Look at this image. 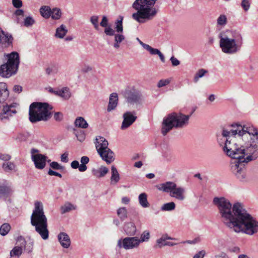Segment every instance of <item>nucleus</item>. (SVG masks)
I'll use <instances>...</instances> for the list:
<instances>
[{
    "label": "nucleus",
    "mask_w": 258,
    "mask_h": 258,
    "mask_svg": "<svg viewBox=\"0 0 258 258\" xmlns=\"http://www.w3.org/2000/svg\"><path fill=\"white\" fill-rule=\"evenodd\" d=\"M221 140L225 154L235 159L231 170L241 182L248 181L244 164L258 157V129L239 123H233L223 128Z\"/></svg>",
    "instance_id": "nucleus-1"
},
{
    "label": "nucleus",
    "mask_w": 258,
    "mask_h": 258,
    "mask_svg": "<svg viewBox=\"0 0 258 258\" xmlns=\"http://www.w3.org/2000/svg\"><path fill=\"white\" fill-rule=\"evenodd\" d=\"M213 203L218 209L221 221L231 230L250 236L258 233V221L243 204L236 202L232 205L223 197H215Z\"/></svg>",
    "instance_id": "nucleus-2"
},
{
    "label": "nucleus",
    "mask_w": 258,
    "mask_h": 258,
    "mask_svg": "<svg viewBox=\"0 0 258 258\" xmlns=\"http://www.w3.org/2000/svg\"><path fill=\"white\" fill-rule=\"evenodd\" d=\"M219 47L226 54L232 55L239 52L243 43L241 33L236 30H226L218 34Z\"/></svg>",
    "instance_id": "nucleus-3"
},
{
    "label": "nucleus",
    "mask_w": 258,
    "mask_h": 258,
    "mask_svg": "<svg viewBox=\"0 0 258 258\" xmlns=\"http://www.w3.org/2000/svg\"><path fill=\"white\" fill-rule=\"evenodd\" d=\"M158 0H136L132 7L136 12L132 14L133 19L140 24L153 20L157 15L158 10L154 7Z\"/></svg>",
    "instance_id": "nucleus-4"
},
{
    "label": "nucleus",
    "mask_w": 258,
    "mask_h": 258,
    "mask_svg": "<svg viewBox=\"0 0 258 258\" xmlns=\"http://www.w3.org/2000/svg\"><path fill=\"white\" fill-rule=\"evenodd\" d=\"M31 224L35 227V231L44 240L49 238L47 219L44 214L43 206L41 202L37 201L30 218Z\"/></svg>",
    "instance_id": "nucleus-5"
},
{
    "label": "nucleus",
    "mask_w": 258,
    "mask_h": 258,
    "mask_svg": "<svg viewBox=\"0 0 258 258\" xmlns=\"http://www.w3.org/2000/svg\"><path fill=\"white\" fill-rule=\"evenodd\" d=\"M190 115L180 113H171L165 116L162 124L161 133L165 136L173 128H182L188 123Z\"/></svg>",
    "instance_id": "nucleus-6"
},
{
    "label": "nucleus",
    "mask_w": 258,
    "mask_h": 258,
    "mask_svg": "<svg viewBox=\"0 0 258 258\" xmlns=\"http://www.w3.org/2000/svg\"><path fill=\"white\" fill-rule=\"evenodd\" d=\"M52 107L47 103L33 102L29 106V120L32 123L47 121L51 116Z\"/></svg>",
    "instance_id": "nucleus-7"
},
{
    "label": "nucleus",
    "mask_w": 258,
    "mask_h": 258,
    "mask_svg": "<svg viewBox=\"0 0 258 258\" xmlns=\"http://www.w3.org/2000/svg\"><path fill=\"white\" fill-rule=\"evenodd\" d=\"M6 62L0 66V76L9 78L16 75L20 64V56L18 52L13 51L10 53H5Z\"/></svg>",
    "instance_id": "nucleus-8"
},
{
    "label": "nucleus",
    "mask_w": 258,
    "mask_h": 258,
    "mask_svg": "<svg viewBox=\"0 0 258 258\" xmlns=\"http://www.w3.org/2000/svg\"><path fill=\"white\" fill-rule=\"evenodd\" d=\"M94 143L97 153L106 163L110 164L114 160V154L108 147V142L104 137H97Z\"/></svg>",
    "instance_id": "nucleus-9"
},
{
    "label": "nucleus",
    "mask_w": 258,
    "mask_h": 258,
    "mask_svg": "<svg viewBox=\"0 0 258 258\" xmlns=\"http://www.w3.org/2000/svg\"><path fill=\"white\" fill-rule=\"evenodd\" d=\"M137 236H128L120 238L117 240L116 246L119 249L125 250L138 248L140 244Z\"/></svg>",
    "instance_id": "nucleus-10"
},
{
    "label": "nucleus",
    "mask_w": 258,
    "mask_h": 258,
    "mask_svg": "<svg viewBox=\"0 0 258 258\" xmlns=\"http://www.w3.org/2000/svg\"><path fill=\"white\" fill-rule=\"evenodd\" d=\"M31 159L37 169H43L46 166L47 157L39 153V150L33 148L31 150Z\"/></svg>",
    "instance_id": "nucleus-11"
},
{
    "label": "nucleus",
    "mask_w": 258,
    "mask_h": 258,
    "mask_svg": "<svg viewBox=\"0 0 258 258\" xmlns=\"http://www.w3.org/2000/svg\"><path fill=\"white\" fill-rule=\"evenodd\" d=\"M18 106V104L16 103L3 106L0 112V119L1 120L8 119L9 117L15 114L17 112L16 108Z\"/></svg>",
    "instance_id": "nucleus-12"
},
{
    "label": "nucleus",
    "mask_w": 258,
    "mask_h": 258,
    "mask_svg": "<svg viewBox=\"0 0 258 258\" xmlns=\"http://www.w3.org/2000/svg\"><path fill=\"white\" fill-rule=\"evenodd\" d=\"M18 106V104L16 103L3 106L0 112V119L1 120L8 119L9 117L15 114L17 112L16 108Z\"/></svg>",
    "instance_id": "nucleus-13"
},
{
    "label": "nucleus",
    "mask_w": 258,
    "mask_h": 258,
    "mask_svg": "<svg viewBox=\"0 0 258 258\" xmlns=\"http://www.w3.org/2000/svg\"><path fill=\"white\" fill-rule=\"evenodd\" d=\"M104 33L107 36H113L114 41L113 47L116 49L120 47V44L125 39V36L123 33H115L114 30L111 27H108L104 29Z\"/></svg>",
    "instance_id": "nucleus-14"
},
{
    "label": "nucleus",
    "mask_w": 258,
    "mask_h": 258,
    "mask_svg": "<svg viewBox=\"0 0 258 258\" xmlns=\"http://www.w3.org/2000/svg\"><path fill=\"white\" fill-rule=\"evenodd\" d=\"M123 121L121 125V130H125L130 126L137 119L135 112L126 111L122 115Z\"/></svg>",
    "instance_id": "nucleus-15"
},
{
    "label": "nucleus",
    "mask_w": 258,
    "mask_h": 258,
    "mask_svg": "<svg viewBox=\"0 0 258 258\" xmlns=\"http://www.w3.org/2000/svg\"><path fill=\"white\" fill-rule=\"evenodd\" d=\"M126 101L131 104L140 103L141 95L138 91L136 90L126 91L125 93Z\"/></svg>",
    "instance_id": "nucleus-16"
},
{
    "label": "nucleus",
    "mask_w": 258,
    "mask_h": 258,
    "mask_svg": "<svg viewBox=\"0 0 258 258\" xmlns=\"http://www.w3.org/2000/svg\"><path fill=\"white\" fill-rule=\"evenodd\" d=\"M13 37L8 32H5L0 28V45L3 48H8L12 45Z\"/></svg>",
    "instance_id": "nucleus-17"
},
{
    "label": "nucleus",
    "mask_w": 258,
    "mask_h": 258,
    "mask_svg": "<svg viewBox=\"0 0 258 258\" xmlns=\"http://www.w3.org/2000/svg\"><path fill=\"white\" fill-rule=\"evenodd\" d=\"M185 189L184 187L177 186V185H176L175 187L174 188L170 196L179 201H182L185 199Z\"/></svg>",
    "instance_id": "nucleus-18"
},
{
    "label": "nucleus",
    "mask_w": 258,
    "mask_h": 258,
    "mask_svg": "<svg viewBox=\"0 0 258 258\" xmlns=\"http://www.w3.org/2000/svg\"><path fill=\"white\" fill-rule=\"evenodd\" d=\"M176 184L172 181H167L164 183L158 184L156 187L160 191L165 192L169 193V195L172 193L174 188L175 187Z\"/></svg>",
    "instance_id": "nucleus-19"
},
{
    "label": "nucleus",
    "mask_w": 258,
    "mask_h": 258,
    "mask_svg": "<svg viewBox=\"0 0 258 258\" xmlns=\"http://www.w3.org/2000/svg\"><path fill=\"white\" fill-rule=\"evenodd\" d=\"M18 241L21 242V245L15 246L12 249V250H11V251H10V255L11 257H19L22 253L23 245L26 243V241L22 237H20L18 238Z\"/></svg>",
    "instance_id": "nucleus-20"
},
{
    "label": "nucleus",
    "mask_w": 258,
    "mask_h": 258,
    "mask_svg": "<svg viewBox=\"0 0 258 258\" xmlns=\"http://www.w3.org/2000/svg\"><path fill=\"white\" fill-rule=\"evenodd\" d=\"M118 95L116 93H112L110 95L109 103L107 106V111L110 112L114 110L118 104Z\"/></svg>",
    "instance_id": "nucleus-21"
},
{
    "label": "nucleus",
    "mask_w": 258,
    "mask_h": 258,
    "mask_svg": "<svg viewBox=\"0 0 258 258\" xmlns=\"http://www.w3.org/2000/svg\"><path fill=\"white\" fill-rule=\"evenodd\" d=\"M58 239L62 247L68 248L71 245V240L69 235L64 232L58 235Z\"/></svg>",
    "instance_id": "nucleus-22"
},
{
    "label": "nucleus",
    "mask_w": 258,
    "mask_h": 258,
    "mask_svg": "<svg viewBox=\"0 0 258 258\" xmlns=\"http://www.w3.org/2000/svg\"><path fill=\"white\" fill-rule=\"evenodd\" d=\"M13 190L12 187L7 185H0V198L7 199L12 195Z\"/></svg>",
    "instance_id": "nucleus-23"
},
{
    "label": "nucleus",
    "mask_w": 258,
    "mask_h": 258,
    "mask_svg": "<svg viewBox=\"0 0 258 258\" xmlns=\"http://www.w3.org/2000/svg\"><path fill=\"white\" fill-rule=\"evenodd\" d=\"M9 95L7 85L5 83L0 82V103L7 100Z\"/></svg>",
    "instance_id": "nucleus-24"
},
{
    "label": "nucleus",
    "mask_w": 258,
    "mask_h": 258,
    "mask_svg": "<svg viewBox=\"0 0 258 258\" xmlns=\"http://www.w3.org/2000/svg\"><path fill=\"white\" fill-rule=\"evenodd\" d=\"M124 230L126 235L134 236L136 233L137 228L134 223L128 222L125 224Z\"/></svg>",
    "instance_id": "nucleus-25"
},
{
    "label": "nucleus",
    "mask_w": 258,
    "mask_h": 258,
    "mask_svg": "<svg viewBox=\"0 0 258 258\" xmlns=\"http://www.w3.org/2000/svg\"><path fill=\"white\" fill-rule=\"evenodd\" d=\"M111 176L110 177V184L115 185L120 179V176L117 169L114 166L111 167Z\"/></svg>",
    "instance_id": "nucleus-26"
},
{
    "label": "nucleus",
    "mask_w": 258,
    "mask_h": 258,
    "mask_svg": "<svg viewBox=\"0 0 258 258\" xmlns=\"http://www.w3.org/2000/svg\"><path fill=\"white\" fill-rule=\"evenodd\" d=\"M67 33L68 29L66 26L63 24H61L59 27L56 28L55 37L57 38L62 39Z\"/></svg>",
    "instance_id": "nucleus-27"
},
{
    "label": "nucleus",
    "mask_w": 258,
    "mask_h": 258,
    "mask_svg": "<svg viewBox=\"0 0 258 258\" xmlns=\"http://www.w3.org/2000/svg\"><path fill=\"white\" fill-rule=\"evenodd\" d=\"M145 49L148 51L152 55H158L161 61L162 62H165V57L160 50L153 48L149 45H148Z\"/></svg>",
    "instance_id": "nucleus-28"
},
{
    "label": "nucleus",
    "mask_w": 258,
    "mask_h": 258,
    "mask_svg": "<svg viewBox=\"0 0 258 258\" xmlns=\"http://www.w3.org/2000/svg\"><path fill=\"white\" fill-rule=\"evenodd\" d=\"M108 172V168L104 166H101L99 169H94L92 170L93 175L98 178L103 177Z\"/></svg>",
    "instance_id": "nucleus-29"
},
{
    "label": "nucleus",
    "mask_w": 258,
    "mask_h": 258,
    "mask_svg": "<svg viewBox=\"0 0 258 258\" xmlns=\"http://www.w3.org/2000/svg\"><path fill=\"white\" fill-rule=\"evenodd\" d=\"M123 17L119 16L117 19L115 20V32L117 33H123Z\"/></svg>",
    "instance_id": "nucleus-30"
},
{
    "label": "nucleus",
    "mask_w": 258,
    "mask_h": 258,
    "mask_svg": "<svg viewBox=\"0 0 258 258\" xmlns=\"http://www.w3.org/2000/svg\"><path fill=\"white\" fill-rule=\"evenodd\" d=\"M51 9L49 6H42L39 10L41 15L45 19H48L51 16Z\"/></svg>",
    "instance_id": "nucleus-31"
},
{
    "label": "nucleus",
    "mask_w": 258,
    "mask_h": 258,
    "mask_svg": "<svg viewBox=\"0 0 258 258\" xmlns=\"http://www.w3.org/2000/svg\"><path fill=\"white\" fill-rule=\"evenodd\" d=\"M172 239L173 238L167 235H163L157 240V246L159 248H161L163 246H166V243L168 242L167 240Z\"/></svg>",
    "instance_id": "nucleus-32"
},
{
    "label": "nucleus",
    "mask_w": 258,
    "mask_h": 258,
    "mask_svg": "<svg viewBox=\"0 0 258 258\" xmlns=\"http://www.w3.org/2000/svg\"><path fill=\"white\" fill-rule=\"evenodd\" d=\"M138 199L139 204L143 208H148L150 206L147 200V195L146 193L143 192L139 195Z\"/></svg>",
    "instance_id": "nucleus-33"
},
{
    "label": "nucleus",
    "mask_w": 258,
    "mask_h": 258,
    "mask_svg": "<svg viewBox=\"0 0 258 258\" xmlns=\"http://www.w3.org/2000/svg\"><path fill=\"white\" fill-rule=\"evenodd\" d=\"M75 126L81 128H87L88 123L83 117H78L75 120Z\"/></svg>",
    "instance_id": "nucleus-34"
},
{
    "label": "nucleus",
    "mask_w": 258,
    "mask_h": 258,
    "mask_svg": "<svg viewBox=\"0 0 258 258\" xmlns=\"http://www.w3.org/2000/svg\"><path fill=\"white\" fill-rule=\"evenodd\" d=\"M227 23V18L226 15L221 14L217 19V27L218 28H222Z\"/></svg>",
    "instance_id": "nucleus-35"
},
{
    "label": "nucleus",
    "mask_w": 258,
    "mask_h": 258,
    "mask_svg": "<svg viewBox=\"0 0 258 258\" xmlns=\"http://www.w3.org/2000/svg\"><path fill=\"white\" fill-rule=\"evenodd\" d=\"M76 207L69 202L66 203L60 207L61 213L62 214L69 212L72 210H75Z\"/></svg>",
    "instance_id": "nucleus-36"
},
{
    "label": "nucleus",
    "mask_w": 258,
    "mask_h": 258,
    "mask_svg": "<svg viewBox=\"0 0 258 258\" xmlns=\"http://www.w3.org/2000/svg\"><path fill=\"white\" fill-rule=\"evenodd\" d=\"M117 215L121 221L127 218V211L125 207L119 208L117 210Z\"/></svg>",
    "instance_id": "nucleus-37"
},
{
    "label": "nucleus",
    "mask_w": 258,
    "mask_h": 258,
    "mask_svg": "<svg viewBox=\"0 0 258 258\" xmlns=\"http://www.w3.org/2000/svg\"><path fill=\"white\" fill-rule=\"evenodd\" d=\"M50 17L53 20H59L62 15L61 11L58 8H54L51 10Z\"/></svg>",
    "instance_id": "nucleus-38"
},
{
    "label": "nucleus",
    "mask_w": 258,
    "mask_h": 258,
    "mask_svg": "<svg viewBox=\"0 0 258 258\" xmlns=\"http://www.w3.org/2000/svg\"><path fill=\"white\" fill-rule=\"evenodd\" d=\"M89 162V158L87 156H83L81 158L80 166L79 168V171L84 172L86 171L87 167L86 164Z\"/></svg>",
    "instance_id": "nucleus-39"
},
{
    "label": "nucleus",
    "mask_w": 258,
    "mask_h": 258,
    "mask_svg": "<svg viewBox=\"0 0 258 258\" xmlns=\"http://www.w3.org/2000/svg\"><path fill=\"white\" fill-rule=\"evenodd\" d=\"M60 97L64 100H68L71 97L70 90L68 87H63L60 89Z\"/></svg>",
    "instance_id": "nucleus-40"
},
{
    "label": "nucleus",
    "mask_w": 258,
    "mask_h": 258,
    "mask_svg": "<svg viewBox=\"0 0 258 258\" xmlns=\"http://www.w3.org/2000/svg\"><path fill=\"white\" fill-rule=\"evenodd\" d=\"M16 168L15 164L12 162H5L2 165V168L5 172H10L15 170Z\"/></svg>",
    "instance_id": "nucleus-41"
},
{
    "label": "nucleus",
    "mask_w": 258,
    "mask_h": 258,
    "mask_svg": "<svg viewBox=\"0 0 258 258\" xmlns=\"http://www.w3.org/2000/svg\"><path fill=\"white\" fill-rule=\"evenodd\" d=\"M150 238V234L148 231H144L141 234V237H138V241L140 245L141 243L148 241Z\"/></svg>",
    "instance_id": "nucleus-42"
},
{
    "label": "nucleus",
    "mask_w": 258,
    "mask_h": 258,
    "mask_svg": "<svg viewBox=\"0 0 258 258\" xmlns=\"http://www.w3.org/2000/svg\"><path fill=\"white\" fill-rule=\"evenodd\" d=\"M175 208V203L171 202L163 204L161 208V210L163 211H170L174 210Z\"/></svg>",
    "instance_id": "nucleus-43"
},
{
    "label": "nucleus",
    "mask_w": 258,
    "mask_h": 258,
    "mask_svg": "<svg viewBox=\"0 0 258 258\" xmlns=\"http://www.w3.org/2000/svg\"><path fill=\"white\" fill-rule=\"evenodd\" d=\"M208 73V71L204 69H200L195 74L194 81L195 83L199 81L200 78H202Z\"/></svg>",
    "instance_id": "nucleus-44"
},
{
    "label": "nucleus",
    "mask_w": 258,
    "mask_h": 258,
    "mask_svg": "<svg viewBox=\"0 0 258 258\" xmlns=\"http://www.w3.org/2000/svg\"><path fill=\"white\" fill-rule=\"evenodd\" d=\"M10 229V225L8 223H4L0 227V234L3 236H5L9 233Z\"/></svg>",
    "instance_id": "nucleus-45"
},
{
    "label": "nucleus",
    "mask_w": 258,
    "mask_h": 258,
    "mask_svg": "<svg viewBox=\"0 0 258 258\" xmlns=\"http://www.w3.org/2000/svg\"><path fill=\"white\" fill-rule=\"evenodd\" d=\"M35 23V20L31 16L26 17L24 20V25L27 27H31Z\"/></svg>",
    "instance_id": "nucleus-46"
},
{
    "label": "nucleus",
    "mask_w": 258,
    "mask_h": 258,
    "mask_svg": "<svg viewBox=\"0 0 258 258\" xmlns=\"http://www.w3.org/2000/svg\"><path fill=\"white\" fill-rule=\"evenodd\" d=\"M98 19L99 17L98 16H92L90 18V22L94 26V28L96 30H98L99 29V25H98Z\"/></svg>",
    "instance_id": "nucleus-47"
},
{
    "label": "nucleus",
    "mask_w": 258,
    "mask_h": 258,
    "mask_svg": "<svg viewBox=\"0 0 258 258\" xmlns=\"http://www.w3.org/2000/svg\"><path fill=\"white\" fill-rule=\"evenodd\" d=\"M250 0H241V7L243 10L247 12L250 7Z\"/></svg>",
    "instance_id": "nucleus-48"
},
{
    "label": "nucleus",
    "mask_w": 258,
    "mask_h": 258,
    "mask_svg": "<svg viewBox=\"0 0 258 258\" xmlns=\"http://www.w3.org/2000/svg\"><path fill=\"white\" fill-rule=\"evenodd\" d=\"M170 82L171 80L170 79L160 80L158 83L157 86L159 88L163 87L168 85Z\"/></svg>",
    "instance_id": "nucleus-49"
},
{
    "label": "nucleus",
    "mask_w": 258,
    "mask_h": 258,
    "mask_svg": "<svg viewBox=\"0 0 258 258\" xmlns=\"http://www.w3.org/2000/svg\"><path fill=\"white\" fill-rule=\"evenodd\" d=\"M57 72V68L55 65L51 66L46 69V73L47 75H50L52 73H56Z\"/></svg>",
    "instance_id": "nucleus-50"
},
{
    "label": "nucleus",
    "mask_w": 258,
    "mask_h": 258,
    "mask_svg": "<svg viewBox=\"0 0 258 258\" xmlns=\"http://www.w3.org/2000/svg\"><path fill=\"white\" fill-rule=\"evenodd\" d=\"M23 245H25V249L28 252H31L33 249L34 242L32 241H30L27 243H25Z\"/></svg>",
    "instance_id": "nucleus-51"
},
{
    "label": "nucleus",
    "mask_w": 258,
    "mask_h": 258,
    "mask_svg": "<svg viewBox=\"0 0 258 258\" xmlns=\"http://www.w3.org/2000/svg\"><path fill=\"white\" fill-rule=\"evenodd\" d=\"M108 20L106 16H103L102 18V20L100 23V25L102 27H104L105 29H106L108 27H111L110 26H108Z\"/></svg>",
    "instance_id": "nucleus-52"
},
{
    "label": "nucleus",
    "mask_w": 258,
    "mask_h": 258,
    "mask_svg": "<svg viewBox=\"0 0 258 258\" xmlns=\"http://www.w3.org/2000/svg\"><path fill=\"white\" fill-rule=\"evenodd\" d=\"M13 6L16 9H20L23 6V2L21 0H12Z\"/></svg>",
    "instance_id": "nucleus-53"
},
{
    "label": "nucleus",
    "mask_w": 258,
    "mask_h": 258,
    "mask_svg": "<svg viewBox=\"0 0 258 258\" xmlns=\"http://www.w3.org/2000/svg\"><path fill=\"white\" fill-rule=\"evenodd\" d=\"M50 167L55 170L62 169L63 166L60 165L57 162L53 161L50 164Z\"/></svg>",
    "instance_id": "nucleus-54"
},
{
    "label": "nucleus",
    "mask_w": 258,
    "mask_h": 258,
    "mask_svg": "<svg viewBox=\"0 0 258 258\" xmlns=\"http://www.w3.org/2000/svg\"><path fill=\"white\" fill-rule=\"evenodd\" d=\"M54 118L56 121H61L63 118V114L61 112H56L54 114Z\"/></svg>",
    "instance_id": "nucleus-55"
},
{
    "label": "nucleus",
    "mask_w": 258,
    "mask_h": 258,
    "mask_svg": "<svg viewBox=\"0 0 258 258\" xmlns=\"http://www.w3.org/2000/svg\"><path fill=\"white\" fill-rule=\"evenodd\" d=\"M11 158V156L9 154L0 153V160L8 161Z\"/></svg>",
    "instance_id": "nucleus-56"
},
{
    "label": "nucleus",
    "mask_w": 258,
    "mask_h": 258,
    "mask_svg": "<svg viewBox=\"0 0 258 258\" xmlns=\"http://www.w3.org/2000/svg\"><path fill=\"white\" fill-rule=\"evenodd\" d=\"M170 60L171 61L172 65L174 67L177 66L180 64V61L173 56L171 57Z\"/></svg>",
    "instance_id": "nucleus-57"
},
{
    "label": "nucleus",
    "mask_w": 258,
    "mask_h": 258,
    "mask_svg": "<svg viewBox=\"0 0 258 258\" xmlns=\"http://www.w3.org/2000/svg\"><path fill=\"white\" fill-rule=\"evenodd\" d=\"M206 254L205 250H201L196 253L193 257V258H204Z\"/></svg>",
    "instance_id": "nucleus-58"
},
{
    "label": "nucleus",
    "mask_w": 258,
    "mask_h": 258,
    "mask_svg": "<svg viewBox=\"0 0 258 258\" xmlns=\"http://www.w3.org/2000/svg\"><path fill=\"white\" fill-rule=\"evenodd\" d=\"M71 166L73 169H77L78 168L79 169L80 165L79 164V163L77 160H74L72 162L71 164Z\"/></svg>",
    "instance_id": "nucleus-59"
},
{
    "label": "nucleus",
    "mask_w": 258,
    "mask_h": 258,
    "mask_svg": "<svg viewBox=\"0 0 258 258\" xmlns=\"http://www.w3.org/2000/svg\"><path fill=\"white\" fill-rule=\"evenodd\" d=\"M48 174L49 175H54V176H58L59 177H62V175H61V174H60L58 172H57L56 171H53L51 169H50L48 170Z\"/></svg>",
    "instance_id": "nucleus-60"
},
{
    "label": "nucleus",
    "mask_w": 258,
    "mask_h": 258,
    "mask_svg": "<svg viewBox=\"0 0 258 258\" xmlns=\"http://www.w3.org/2000/svg\"><path fill=\"white\" fill-rule=\"evenodd\" d=\"M61 161L63 162L67 163L68 162V154L64 153L61 155Z\"/></svg>",
    "instance_id": "nucleus-61"
},
{
    "label": "nucleus",
    "mask_w": 258,
    "mask_h": 258,
    "mask_svg": "<svg viewBox=\"0 0 258 258\" xmlns=\"http://www.w3.org/2000/svg\"><path fill=\"white\" fill-rule=\"evenodd\" d=\"M15 92L20 93L22 91V87L20 85H15L13 88Z\"/></svg>",
    "instance_id": "nucleus-62"
},
{
    "label": "nucleus",
    "mask_w": 258,
    "mask_h": 258,
    "mask_svg": "<svg viewBox=\"0 0 258 258\" xmlns=\"http://www.w3.org/2000/svg\"><path fill=\"white\" fill-rule=\"evenodd\" d=\"M24 11L22 9H17L15 12V15L16 16H23Z\"/></svg>",
    "instance_id": "nucleus-63"
},
{
    "label": "nucleus",
    "mask_w": 258,
    "mask_h": 258,
    "mask_svg": "<svg viewBox=\"0 0 258 258\" xmlns=\"http://www.w3.org/2000/svg\"><path fill=\"white\" fill-rule=\"evenodd\" d=\"M130 201V199L126 197H123L121 199V202L124 204H128Z\"/></svg>",
    "instance_id": "nucleus-64"
}]
</instances>
